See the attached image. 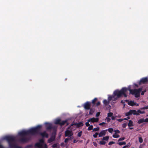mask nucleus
<instances>
[{
    "instance_id": "obj_1",
    "label": "nucleus",
    "mask_w": 148,
    "mask_h": 148,
    "mask_svg": "<svg viewBox=\"0 0 148 148\" xmlns=\"http://www.w3.org/2000/svg\"><path fill=\"white\" fill-rule=\"evenodd\" d=\"M42 127L41 125H38L36 127L32 128L27 131H22L18 133V135L21 137L19 141L22 143L27 142L30 140V138H26L25 136L29 135H36L39 134Z\"/></svg>"
},
{
    "instance_id": "obj_2",
    "label": "nucleus",
    "mask_w": 148,
    "mask_h": 148,
    "mask_svg": "<svg viewBox=\"0 0 148 148\" xmlns=\"http://www.w3.org/2000/svg\"><path fill=\"white\" fill-rule=\"evenodd\" d=\"M128 90V89L125 87L123 88L120 90H116L113 93L112 95H111L113 99V101L116 100L118 98L121 97L122 95H123L125 97H127V95L126 92Z\"/></svg>"
},
{
    "instance_id": "obj_3",
    "label": "nucleus",
    "mask_w": 148,
    "mask_h": 148,
    "mask_svg": "<svg viewBox=\"0 0 148 148\" xmlns=\"http://www.w3.org/2000/svg\"><path fill=\"white\" fill-rule=\"evenodd\" d=\"M4 138L8 141L10 148H22L21 146H18L15 144L12 143L15 141L16 138L15 137L11 136H5Z\"/></svg>"
},
{
    "instance_id": "obj_4",
    "label": "nucleus",
    "mask_w": 148,
    "mask_h": 148,
    "mask_svg": "<svg viewBox=\"0 0 148 148\" xmlns=\"http://www.w3.org/2000/svg\"><path fill=\"white\" fill-rule=\"evenodd\" d=\"M143 89L142 88H140L138 89H130L129 90L130 93L132 95H135V97H139L140 96V93Z\"/></svg>"
},
{
    "instance_id": "obj_5",
    "label": "nucleus",
    "mask_w": 148,
    "mask_h": 148,
    "mask_svg": "<svg viewBox=\"0 0 148 148\" xmlns=\"http://www.w3.org/2000/svg\"><path fill=\"white\" fill-rule=\"evenodd\" d=\"M35 148H48L47 145L44 143L43 140L40 139L39 142L36 143L34 145Z\"/></svg>"
},
{
    "instance_id": "obj_6",
    "label": "nucleus",
    "mask_w": 148,
    "mask_h": 148,
    "mask_svg": "<svg viewBox=\"0 0 148 148\" xmlns=\"http://www.w3.org/2000/svg\"><path fill=\"white\" fill-rule=\"evenodd\" d=\"M45 125L47 130H50L51 129L55 130L56 129L55 126H52V124L51 123L46 122L45 123Z\"/></svg>"
},
{
    "instance_id": "obj_7",
    "label": "nucleus",
    "mask_w": 148,
    "mask_h": 148,
    "mask_svg": "<svg viewBox=\"0 0 148 148\" xmlns=\"http://www.w3.org/2000/svg\"><path fill=\"white\" fill-rule=\"evenodd\" d=\"M112 100L113 101L112 97L111 95H109L108 97V100L104 99L103 101V103L105 106H106Z\"/></svg>"
},
{
    "instance_id": "obj_8",
    "label": "nucleus",
    "mask_w": 148,
    "mask_h": 148,
    "mask_svg": "<svg viewBox=\"0 0 148 148\" xmlns=\"http://www.w3.org/2000/svg\"><path fill=\"white\" fill-rule=\"evenodd\" d=\"M73 135L72 131L66 130L65 132V137H70Z\"/></svg>"
},
{
    "instance_id": "obj_9",
    "label": "nucleus",
    "mask_w": 148,
    "mask_h": 148,
    "mask_svg": "<svg viewBox=\"0 0 148 148\" xmlns=\"http://www.w3.org/2000/svg\"><path fill=\"white\" fill-rule=\"evenodd\" d=\"M90 103L89 102H86L84 104V108L87 110H88L90 109Z\"/></svg>"
},
{
    "instance_id": "obj_10",
    "label": "nucleus",
    "mask_w": 148,
    "mask_h": 148,
    "mask_svg": "<svg viewBox=\"0 0 148 148\" xmlns=\"http://www.w3.org/2000/svg\"><path fill=\"white\" fill-rule=\"evenodd\" d=\"M148 81V79L147 77H144L142 78L139 82V84H140L141 83L143 84L147 83Z\"/></svg>"
},
{
    "instance_id": "obj_11",
    "label": "nucleus",
    "mask_w": 148,
    "mask_h": 148,
    "mask_svg": "<svg viewBox=\"0 0 148 148\" xmlns=\"http://www.w3.org/2000/svg\"><path fill=\"white\" fill-rule=\"evenodd\" d=\"M99 121L98 118H95L94 117L89 119L88 120V122H91L92 123L98 122Z\"/></svg>"
},
{
    "instance_id": "obj_12",
    "label": "nucleus",
    "mask_w": 148,
    "mask_h": 148,
    "mask_svg": "<svg viewBox=\"0 0 148 148\" xmlns=\"http://www.w3.org/2000/svg\"><path fill=\"white\" fill-rule=\"evenodd\" d=\"M107 130H104L101 132L99 134V136L101 137L103 136H104L106 134Z\"/></svg>"
},
{
    "instance_id": "obj_13",
    "label": "nucleus",
    "mask_w": 148,
    "mask_h": 148,
    "mask_svg": "<svg viewBox=\"0 0 148 148\" xmlns=\"http://www.w3.org/2000/svg\"><path fill=\"white\" fill-rule=\"evenodd\" d=\"M84 124L82 122H80L78 123H74V124H72L71 126H73V125H76L77 127H80L82 126Z\"/></svg>"
},
{
    "instance_id": "obj_14",
    "label": "nucleus",
    "mask_w": 148,
    "mask_h": 148,
    "mask_svg": "<svg viewBox=\"0 0 148 148\" xmlns=\"http://www.w3.org/2000/svg\"><path fill=\"white\" fill-rule=\"evenodd\" d=\"M55 136L54 135H52L51 137L48 139V142L49 143H51L54 140H55Z\"/></svg>"
},
{
    "instance_id": "obj_15",
    "label": "nucleus",
    "mask_w": 148,
    "mask_h": 148,
    "mask_svg": "<svg viewBox=\"0 0 148 148\" xmlns=\"http://www.w3.org/2000/svg\"><path fill=\"white\" fill-rule=\"evenodd\" d=\"M39 134H40L43 137H45L46 138H48V134L45 131H44L42 132H40Z\"/></svg>"
},
{
    "instance_id": "obj_16",
    "label": "nucleus",
    "mask_w": 148,
    "mask_h": 148,
    "mask_svg": "<svg viewBox=\"0 0 148 148\" xmlns=\"http://www.w3.org/2000/svg\"><path fill=\"white\" fill-rule=\"evenodd\" d=\"M131 115L133 114L134 115H139L138 113H137V111L134 110H130Z\"/></svg>"
},
{
    "instance_id": "obj_17",
    "label": "nucleus",
    "mask_w": 148,
    "mask_h": 148,
    "mask_svg": "<svg viewBox=\"0 0 148 148\" xmlns=\"http://www.w3.org/2000/svg\"><path fill=\"white\" fill-rule=\"evenodd\" d=\"M65 123H66V125H69V123L67 122V120H65V121H62V122H60V125L62 126L64 125Z\"/></svg>"
},
{
    "instance_id": "obj_18",
    "label": "nucleus",
    "mask_w": 148,
    "mask_h": 148,
    "mask_svg": "<svg viewBox=\"0 0 148 148\" xmlns=\"http://www.w3.org/2000/svg\"><path fill=\"white\" fill-rule=\"evenodd\" d=\"M128 104L132 106H134L136 105V103L134 102V101H130L127 103Z\"/></svg>"
},
{
    "instance_id": "obj_19",
    "label": "nucleus",
    "mask_w": 148,
    "mask_h": 148,
    "mask_svg": "<svg viewBox=\"0 0 148 148\" xmlns=\"http://www.w3.org/2000/svg\"><path fill=\"white\" fill-rule=\"evenodd\" d=\"M61 121L60 119H56L55 120L54 123L55 124L60 125Z\"/></svg>"
},
{
    "instance_id": "obj_20",
    "label": "nucleus",
    "mask_w": 148,
    "mask_h": 148,
    "mask_svg": "<svg viewBox=\"0 0 148 148\" xmlns=\"http://www.w3.org/2000/svg\"><path fill=\"white\" fill-rule=\"evenodd\" d=\"M133 122L131 120H130L129 121L128 124V126L130 127L133 126Z\"/></svg>"
},
{
    "instance_id": "obj_21",
    "label": "nucleus",
    "mask_w": 148,
    "mask_h": 148,
    "mask_svg": "<svg viewBox=\"0 0 148 148\" xmlns=\"http://www.w3.org/2000/svg\"><path fill=\"white\" fill-rule=\"evenodd\" d=\"M90 111L89 113V114L90 115H92L93 114V113L94 112L95 110L94 109L92 108H90L89 109Z\"/></svg>"
},
{
    "instance_id": "obj_22",
    "label": "nucleus",
    "mask_w": 148,
    "mask_h": 148,
    "mask_svg": "<svg viewBox=\"0 0 148 148\" xmlns=\"http://www.w3.org/2000/svg\"><path fill=\"white\" fill-rule=\"evenodd\" d=\"M144 121L143 119H140L138 121L137 123L138 124H140L144 122Z\"/></svg>"
},
{
    "instance_id": "obj_23",
    "label": "nucleus",
    "mask_w": 148,
    "mask_h": 148,
    "mask_svg": "<svg viewBox=\"0 0 148 148\" xmlns=\"http://www.w3.org/2000/svg\"><path fill=\"white\" fill-rule=\"evenodd\" d=\"M106 142L103 140L100 141L99 144L101 145H105L106 143Z\"/></svg>"
},
{
    "instance_id": "obj_24",
    "label": "nucleus",
    "mask_w": 148,
    "mask_h": 148,
    "mask_svg": "<svg viewBox=\"0 0 148 148\" xmlns=\"http://www.w3.org/2000/svg\"><path fill=\"white\" fill-rule=\"evenodd\" d=\"M97 100V98H95L93 100H92V103L94 105L95 104V102Z\"/></svg>"
},
{
    "instance_id": "obj_25",
    "label": "nucleus",
    "mask_w": 148,
    "mask_h": 148,
    "mask_svg": "<svg viewBox=\"0 0 148 148\" xmlns=\"http://www.w3.org/2000/svg\"><path fill=\"white\" fill-rule=\"evenodd\" d=\"M109 138V136H106L104 137H103V138H102V140H105L107 141L108 140Z\"/></svg>"
},
{
    "instance_id": "obj_26",
    "label": "nucleus",
    "mask_w": 148,
    "mask_h": 148,
    "mask_svg": "<svg viewBox=\"0 0 148 148\" xmlns=\"http://www.w3.org/2000/svg\"><path fill=\"white\" fill-rule=\"evenodd\" d=\"M120 145H125L126 144V143L125 142H119L117 143Z\"/></svg>"
},
{
    "instance_id": "obj_27",
    "label": "nucleus",
    "mask_w": 148,
    "mask_h": 148,
    "mask_svg": "<svg viewBox=\"0 0 148 148\" xmlns=\"http://www.w3.org/2000/svg\"><path fill=\"white\" fill-rule=\"evenodd\" d=\"M112 137L115 138H117L119 137H120V136L117 134H113L112 135Z\"/></svg>"
},
{
    "instance_id": "obj_28",
    "label": "nucleus",
    "mask_w": 148,
    "mask_h": 148,
    "mask_svg": "<svg viewBox=\"0 0 148 148\" xmlns=\"http://www.w3.org/2000/svg\"><path fill=\"white\" fill-rule=\"evenodd\" d=\"M99 130V127H97L96 128H94L93 129L92 132L96 131L98 132Z\"/></svg>"
},
{
    "instance_id": "obj_29",
    "label": "nucleus",
    "mask_w": 148,
    "mask_h": 148,
    "mask_svg": "<svg viewBox=\"0 0 148 148\" xmlns=\"http://www.w3.org/2000/svg\"><path fill=\"white\" fill-rule=\"evenodd\" d=\"M127 120V119L126 118H125L124 119H117V120L119 122H122V121H123L124 120Z\"/></svg>"
},
{
    "instance_id": "obj_30",
    "label": "nucleus",
    "mask_w": 148,
    "mask_h": 148,
    "mask_svg": "<svg viewBox=\"0 0 148 148\" xmlns=\"http://www.w3.org/2000/svg\"><path fill=\"white\" fill-rule=\"evenodd\" d=\"M93 126L92 125H90L89 127L88 128V130L89 131H90L92 130H93Z\"/></svg>"
},
{
    "instance_id": "obj_31",
    "label": "nucleus",
    "mask_w": 148,
    "mask_h": 148,
    "mask_svg": "<svg viewBox=\"0 0 148 148\" xmlns=\"http://www.w3.org/2000/svg\"><path fill=\"white\" fill-rule=\"evenodd\" d=\"M33 145L32 144L27 145L26 146L25 148H32V147Z\"/></svg>"
},
{
    "instance_id": "obj_32",
    "label": "nucleus",
    "mask_w": 148,
    "mask_h": 148,
    "mask_svg": "<svg viewBox=\"0 0 148 148\" xmlns=\"http://www.w3.org/2000/svg\"><path fill=\"white\" fill-rule=\"evenodd\" d=\"M58 146V144L57 143H55L53 144L52 146V147L53 148H59V147H57Z\"/></svg>"
},
{
    "instance_id": "obj_33",
    "label": "nucleus",
    "mask_w": 148,
    "mask_h": 148,
    "mask_svg": "<svg viewBox=\"0 0 148 148\" xmlns=\"http://www.w3.org/2000/svg\"><path fill=\"white\" fill-rule=\"evenodd\" d=\"M106 130H107L110 133H112L113 131V129L112 128H109Z\"/></svg>"
},
{
    "instance_id": "obj_34",
    "label": "nucleus",
    "mask_w": 148,
    "mask_h": 148,
    "mask_svg": "<svg viewBox=\"0 0 148 148\" xmlns=\"http://www.w3.org/2000/svg\"><path fill=\"white\" fill-rule=\"evenodd\" d=\"M139 142L140 143H142L143 142V139L141 137H139Z\"/></svg>"
},
{
    "instance_id": "obj_35",
    "label": "nucleus",
    "mask_w": 148,
    "mask_h": 148,
    "mask_svg": "<svg viewBox=\"0 0 148 148\" xmlns=\"http://www.w3.org/2000/svg\"><path fill=\"white\" fill-rule=\"evenodd\" d=\"M113 114L111 112H109L108 114V117H111L112 116Z\"/></svg>"
},
{
    "instance_id": "obj_36",
    "label": "nucleus",
    "mask_w": 148,
    "mask_h": 148,
    "mask_svg": "<svg viewBox=\"0 0 148 148\" xmlns=\"http://www.w3.org/2000/svg\"><path fill=\"white\" fill-rule=\"evenodd\" d=\"M99 135L98 133L97 132L95 133V134H93V136L94 138H97V135Z\"/></svg>"
},
{
    "instance_id": "obj_37",
    "label": "nucleus",
    "mask_w": 148,
    "mask_h": 148,
    "mask_svg": "<svg viewBox=\"0 0 148 148\" xmlns=\"http://www.w3.org/2000/svg\"><path fill=\"white\" fill-rule=\"evenodd\" d=\"M82 131H81L79 132L78 133V134H77V136L79 137H81V136H82Z\"/></svg>"
},
{
    "instance_id": "obj_38",
    "label": "nucleus",
    "mask_w": 148,
    "mask_h": 148,
    "mask_svg": "<svg viewBox=\"0 0 148 148\" xmlns=\"http://www.w3.org/2000/svg\"><path fill=\"white\" fill-rule=\"evenodd\" d=\"M114 132H115V134H119L120 133V131L119 130H114Z\"/></svg>"
},
{
    "instance_id": "obj_39",
    "label": "nucleus",
    "mask_w": 148,
    "mask_h": 148,
    "mask_svg": "<svg viewBox=\"0 0 148 148\" xmlns=\"http://www.w3.org/2000/svg\"><path fill=\"white\" fill-rule=\"evenodd\" d=\"M130 115H131V114L130 111L128 112H127L125 113V116H128Z\"/></svg>"
},
{
    "instance_id": "obj_40",
    "label": "nucleus",
    "mask_w": 148,
    "mask_h": 148,
    "mask_svg": "<svg viewBox=\"0 0 148 148\" xmlns=\"http://www.w3.org/2000/svg\"><path fill=\"white\" fill-rule=\"evenodd\" d=\"M125 139V137H122V138H119L118 140V141L119 142V141H122V140H124V139Z\"/></svg>"
},
{
    "instance_id": "obj_41",
    "label": "nucleus",
    "mask_w": 148,
    "mask_h": 148,
    "mask_svg": "<svg viewBox=\"0 0 148 148\" xmlns=\"http://www.w3.org/2000/svg\"><path fill=\"white\" fill-rule=\"evenodd\" d=\"M127 125L126 123H123L122 125V127L123 128H125L126 127Z\"/></svg>"
},
{
    "instance_id": "obj_42",
    "label": "nucleus",
    "mask_w": 148,
    "mask_h": 148,
    "mask_svg": "<svg viewBox=\"0 0 148 148\" xmlns=\"http://www.w3.org/2000/svg\"><path fill=\"white\" fill-rule=\"evenodd\" d=\"M115 143L114 142H113V141H111L109 142L108 143V145H112L113 144H114Z\"/></svg>"
},
{
    "instance_id": "obj_43",
    "label": "nucleus",
    "mask_w": 148,
    "mask_h": 148,
    "mask_svg": "<svg viewBox=\"0 0 148 148\" xmlns=\"http://www.w3.org/2000/svg\"><path fill=\"white\" fill-rule=\"evenodd\" d=\"M105 120H106V121H107L108 122L110 121L111 119H110V118H108V117H106V119H105Z\"/></svg>"
},
{
    "instance_id": "obj_44",
    "label": "nucleus",
    "mask_w": 148,
    "mask_h": 148,
    "mask_svg": "<svg viewBox=\"0 0 148 148\" xmlns=\"http://www.w3.org/2000/svg\"><path fill=\"white\" fill-rule=\"evenodd\" d=\"M85 125L87 127L89 126L90 125L89 123V122H88V121L86 123Z\"/></svg>"
},
{
    "instance_id": "obj_45",
    "label": "nucleus",
    "mask_w": 148,
    "mask_h": 148,
    "mask_svg": "<svg viewBox=\"0 0 148 148\" xmlns=\"http://www.w3.org/2000/svg\"><path fill=\"white\" fill-rule=\"evenodd\" d=\"M69 140V138H66L64 140V142L65 143H67L68 141Z\"/></svg>"
},
{
    "instance_id": "obj_46",
    "label": "nucleus",
    "mask_w": 148,
    "mask_h": 148,
    "mask_svg": "<svg viewBox=\"0 0 148 148\" xmlns=\"http://www.w3.org/2000/svg\"><path fill=\"white\" fill-rule=\"evenodd\" d=\"M137 113H138L139 115L140 114H142V111H141L140 110H138L137 111Z\"/></svg>"
},
{
    "instance_id": "obj_47",
    "label": "nucleus",
    "mask_w": 148,
    "mask_h": 148,
    "mask_svg": "<svg viewBox=\"0 0 148 148\" xmlns=\"http://www.w3.org/2000/svg\"><path fill=\"white\" fill-rule=\"evenodd\" d=\"M148 109V106L143 107V108H141V109L145 110V109Z\"/></svg>"
},
{
    "instance_id": "obj_48",
    "label": "nucleus",
    "mask_w": 148,
    "mask_h": 148,
    "mask_svg": "<svg viewBox=\"0 0 148 148\" xmlns=\"http://www.w3.org/2000/svg\"><path fill=\"white\" fill-rule=\"evenodd\" d=\"M146 91V90H143V91H142V92H141V95H144V94L145 92Z\"/></svg>"
},
{
    "instance_id": "obj_49",
    "label": "nucleus",
    "mask_w": 148,
    "mask_h": 148,
    "mask_svg": "<svg viewBox=\"0 0 148 148\" xmlns=\"http://www.w3.org/2000/svg\"><path fill=\"white\" fill-rule=\"evenodd\" d=\"M100 114V112H97L96 115V117H98L99 116Z\"/></svg>"
},
{
    "instance_id": "obj_50",
    "label": "nucleus",
    "mask_w": 148,
    "mask_h": 148,
    "mask_svg": "<svg viewBox=\"0 0 148 148\" xmlns=\"http://www.w3.org/2000/svg\"><path fill=\"white\" fill-rule=\"evenodd\" d=\"M144 122H148V118H146L144 119Z\"/></svg>"
},
{
    "instance_id": "obj_51",
    "label": "nucleus",
    "mask_w": 148,
    "mask_h": 148,
    "mask_svg": "<svg viewBox=\"0 0 148 148\" xmlns=\"http://www.w3.org/2000/svg\"><path fill=\"white\" fill-rule=\"evenodd\" d=\"M105 123L104 122H103L101 123H99V125H102L103 124H105Z\"/></svg>"
},
{
    "instance_id": "obj_52",
    "label": "nucleus",
    "mask_w": 148,
    "mask_h": 148,
    "mask_svg": "<svg viewBox=\"0 0 148 148\" xmlns=\"http://www.w3.org/2000/svg\"><path fill=\"white\" fill-rule=\"evenodd\" d=\"M100 104V101L96 103V106H99Z\"/></svg>"
},
{
    "instance_id": "obj_53",
    "label": "nucleus",
    "mask_w": 148,
    "mask_h": 148,
    "mask_svg": "<svg viewBox=\"0 0 148 148\" xmlns=\"http://www.w3.org/2000/svg\"><path fill=\"white\" fill-rule=\"evenodd\" d=\"M128 147V146L127 145H125V146H124L122 148H127Z\"/></svg>"
},
{
    "instance_id": "obj_54",
    "label": "nucleus",
    "mask_w": 148,
    "mask_h": 148,
    "mask_svg": "<svg viewBox=\"0 0 148 148\" xmlns=\"http://www.w3.org/2000/svg\"><path fill=\"white\" fill-rule=\"evenodd\" d=\"M111 119L112 120H114L115 119V117L114 116H111Z\"/></svg>"
},
{
    "instance_id": "obj_55",
    "label": "nucleus",
    "mask_w": 148,
    "mask_h": 148,
    "mask_svg": "<svg viewBox=\"0 0 148 148\" xmlns=\"http://www.w3.org/2000/svg\"><path fill=\"white\" fill-rule=\"evenodd\" d=\"M78 141V140H76L74 139L73 141V143H75Z\"/></svg>"
},
{
    "instance_id": "obj_56",
    "label": "nucleus",
    "mask_w": 148,
    "mask_h": 148,
    "mask_svg": "<svg viewBox=\"0 0 148 148\" xmlns=\"http://www.w3.org/2000/svg\"><path fill=\"white\" fill-rule=\"evenodd\" d=\"M134 85H135V86L136 87H138V85L137 84H134Z\"/></svg>"
},
{
    "instance_id": "obj_57",
    "label": "nucleus",
    "mask_w": 148,
    "mask_h": 148,
    "mask_svg": "<svg viewBox=\"0 0 148 148\" xmlns=\"http://www.w3.org/2000/svg\"><path fill=\"white\" fill-rule=\"evenodd\" d=\"M94 145L96 147L97 146V144L96 143H94Z\"/></svg>"
},
{
    "instance_id": "obj_58",
    "label": "nucleus",
    "mask_w": 148,
    "mask_h": 148,
    "mask_svg": "<svg viewBox=\"0 0 148 148\" xmlns=\"http://www.w3.org/2000/svg\"><path fill=\"white\" fill-rule=\"evenodd\" d=\"M121 103H124V102L123 101V100H122L121 101Z\"/></svg>"
},
{
    "instance_id": "obj_59",
    "label": "nucleus",
    "mask_w": 148,
    "mask_h": 148,
    "mask_svg": "<svg viewBox=\"0 0 148 148\" xmlns=\"http://www.w3.org/2000/svg\"><path fill=\"white\" fill-rule=\"evenodd\" d=\"M127 119V120L128 119H130V116H127V118H126Z\"/></svg>"
},
{
    "instance_id": "obj_60",
    "label": "nucleus",
    "mask_w": 148,
    "mask_h": 148,
    "mask_svg": "<svg viewBox=\"0 0 148 148\" xmlns=\"http://www.w3.org/2000/svg\"><path fill=\"white\" fill-rule=\"evenodd\" d=\"M129 129L130 130H132L134 129V128H133V127H130Z\"/></svg>"
},
{
    "instance_id": "obj_61",
    "label": "nucleus",
    "mask_w": 148,
    "mask_h": 148,
    "mask_svg": "<svg viewBox=\"0 0 148 148\" xmlns=\"http://www.w3.org/2000/svg\"><path fill=\"white\" fill-rule=\"evenodd\" d=\"M142 114H144V113H145V111H142Z\"/></svg>"
},
{
    "instance_id": "obj_62",
    "label": "nucleus",
    "mask_w": 148,
    "mask_h": 148,
    "mask_svg": "<svg viewBox=\"0 0 148 148\" xmlns=\"http://www.w3.org/2000/svg\"><path fill=\"white\" fill-rule=\"evenodd\" d=\"M142 148V145H140V146H139V148Z\"/></svg>"
},
{
    "instance_id": "obj_63",
    "label": "nucleus",
    "mask_w": 148,
    "mask_h": 148,
    "mask_svg": "<svg viewBox=\"0 0 148 148\" xmlns=\"http://www.w3.org/2000/svg\"><path fill=\"white\" fill-rule=\"evenodd\" d=\"M135 105L137 106H138L139 105L138 103H136V105Z\"/></svg>"
},
{
    "instance_id": "obj_64",
    "label": "nucleus",
    "mask_w": 148,
    "mask_h": 148,
    "mask_svg": "<svg viewBox=\"0 0 148 148\" xmlns=\"http://www.w3.org/2000/svg\"><path fill=\"white\" fill-rule=\"evenodd\" d=\"M70 138H69V140H71L72 138H71V137H69Z\"/></svg>"
}]
</instances>
